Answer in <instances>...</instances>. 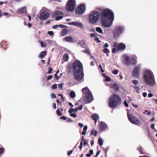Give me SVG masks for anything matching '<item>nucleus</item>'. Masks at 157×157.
Listing matches in <instances>:
<instances>
[{"label": "nucleus", "instance_id": "nucleus-12", "mask_svg": "<svg viewBox=\"0 0 157 157\" xmlns=\"http://www.w3.org/2000/svg\"><path fill=\"white\" fill-rule=\"evenodd\" d=\"M85 10V6L83 5H80L76 10V13L77 14H80L83 13Z\"/></svg>", "mask_w": 157, "mask_h": 157}, {"label": "nucleus", "instance_id": "nucleus-40", "mask_svg": "<svg viewBox=\"0 0 157 157\" xmlns=\"http://www.w3.org/2000/svg\"><path fill=\"white\" fill-rule=\"evenodd\" d=\"M151 114V112L148 111L147 110H145L143 112L144 114H146L148 115H150Z\"/></svg>", "mask_w": 157, "mask_h": 157}, {"label": "nucleus", "instance_id": "nucleus-25", "mask_svg": "<svg viewBox=\"0 0 157 157\" xmlns=\"http://www.w3.org/2000/svg\"><path fill=\"white\" fill-rule=\"evenodd\" d=\"M46 54V51L42 52L40 55V57L41 58H43L44 57Z\"/></svg>", "mask_w": 157, "mask_h": 157}, {"label": "nucleus", "instance_id": "nucleus-23", "mask_svg": "<svg viewBox=\"0 0 157 157\" xmlns=\"http://www.w3.org/2000/svg\"><path fill=\"white\" fill-rule=\"evenodd\" d=\"M63 14V13L60 11H56L53 13V16L55 17L62 15Z\"/></svg>", "mask_w": 157, "mask_h": 157}, {"label": "nucleus", "instance_id": "nucleus-63", "mask_svg": "<svg viewBox=\"0 0 157 157\" xmlns=\"http://www.w3.org/2000/svg\"><path fill=\"white\" fill-rule=\"evenodd\" d=\"M142 95L144 97H145L147 96V94L146 92H144L142 94Z\"/></svg>", "mask_w": 157, "mask_h": 157}, {"label": "nucleus", "instance_id": "nucleus-59", "mask_svg": "<svg viewBox=\"0 0 157 157\" xmlns=\"http://www.w3.org/2000/svg\"><path fill=\"white\" fill-rule=\"evenodd\" d=\"M90 36L92 37H94L95 36V34L91 33L90 34Z\"/></svg>", "mask_w": 157, "mask_h": 157}, {"label": "nucleus", "instance_id": "nucleus-6", "mask_svg": "<svg viewBox=\"0 0 157 157\" xmlns=\"http://www.w3.org/2000/svg\"><path fill=\"white\" fill-rule=\"evenodd\" d=\"M83 94H85L84 101L87 103L91 102L93 100L92 94L87 87H85L82 90Z\"/></svg>", "mask_w": 157, "mask_h": 157}, {"label": "nucleus", "instance_id": "nucleus-31", "mask_svg": "<svg viewBox=\"0 0 157 157\" xmlns=\"http://www.w3.org/2000/svg\"><path fill=\"white\" fill-rule=\"evenodd\" d=\"M79 44L82 47H85L86 46L84 40L80 41L79 43Z\"/></svg>", "mask_w": 157, "mask_h": 157}, {"label": "nucleus", "instance_id": "nucleus-47", "mask_svg": "<svg viewBox=\"0 0 157 157\" xmlns=\"http://www.w3.org/2000/svg\"><path fill=\"white\" fill-rule=\"evenodd\" d=\"M52 70H53V69L51 67H49L48 68V72L47 73L48 74L52 73Z\"/></svg>", "mask_w": 157, "mask_h": 157}, {"label": "nucleus", "instance_id": "nucleus-39", "mask_svg": "<svg viewBox=\"0 0 157 157\" xmlns=\"http://www.w3.org/2000/svg\"><path fill=\"white\" fill-rule=\"evenodd\" d=\"M119 72V71L118 70H113L112 72L114 75H117L118 74Z\"/></svg>", "mask_w": 157, "mask_h": 157}, {"label": "nucleus", "instance_id": "nucleus-27", "mask_svg": "<svg viewBox=\"0 0 157 157\" xmlns=\"http://www.w3.org/2000/svg\"><path fill=\"white\" fill-rule=\"evenodd\" d=\"M78 110V108H75V109L70 108L69 109V113H76Z\"/></svg>", "mask_w": 157, "mask_h": 157}, {"label": "nucleus", "instance_id": "nucleus-28", "mask_svg": "<svg viewBox=\"0 0 157 157\" xmlns=\"http://www.w3.org/2000/svg\"><path fill=\"white\" fill-rule=\"evenodd\" d=\"M97 131H95L94 130H93L91 131L90 135H94V136H96L97 134Z\"/></svg>", "mask_w": 157, "mask_h": 157}, {"label": "nucleus", "instance_id": "nucleus-9", "mask_svg": "<svg viewBox=\"0 0 157 157\" xmlns=\"http://www.w3.org/2000/svg\"><path fill=\"white\" fill-rule=\"evenodd\" d=\"M124 30L123 26H117L115 28L113 32L114 37L117 38L119 37L121 34L122 33Z\"/></svg>", "mask_w": 157, "mask_h": 157}, {"label": "nucleus", "instance_id": "nucleus-5", "mask_svg": "<svg viewBox=\"0 0 157 157\" xmlns=\"http://www.w3.org/2000/svg\"><path fill=\"white\" fill-rule=\"evenodd\" d=\"M100 15V13L98 11H94L91 12L89 14V22L93 24H96L98 21Z\"/></svg>", "mask_w": 157, "mask_h": 157}, {"label": "nucleus", "instance_id": "nucleus-62", "mask_svg": "<svg viewBox=\"0 0 157 157\" xmlns=\"http://www.w3.org/2000/svg\"><path fill=\"white\" fill-rule=\"evenodd\" d=\"M94 40L96 41H97L98 42H100V41L99 40V39H98V38L97 37H95V38H94Z\"/></svg>", "mask_w": 157, "mask_h": 157}, {"label": "nucleus", "instance_id": "nucleus-37", "mask_svg": "<svg viewBox=\"0 0 157 157\" xmlns=\"http://www.w3.org/2000/svg\"><path fill=\"white\" fill-rule=\"evenodd\" d=\"M83 52L88 55H90V52L89 49L88 48H86L84 51Z\"/></svg>", "mask_w": 157, "mask_h": 157}, {"label": "nucleus", "instance_id": "nucleus-64", "mask_svg": "<svg viewBox=\"0 0 157 157\" xmlns=\"http://www.w3.org/2000/svg\"><path fill=\"white\" fill-rule=\"evenodd\" d=\"M87 126L86 125H85L83 128V130L84 131H85L87 130Z\"/></svg>", "mask_w": 157, "mask_h": 157}, {"label": "nucleus", "instance_id": "nucleus-42", "mask_svg": "<svg viewBox=\"0 0 157 157\" xmlns=\"http://www.w3.org/2000/svg\"><path fill=\"white\" fill-rule=\"evenodd\" d=\"M133 83L135 85H137L139 84V82L138 80H134L132 81Z\"/></svg>", "mask_w": 157, "mask_h": 157}, {"label": "nucleus", "instance_id": "nucleus-1", "mask_svg": "<svg viewBox=\"0 0 157 157\" xmlns=\"http://www.w3.org/2000/svg\"><path fill=\"white\" fill-rule=\"evenodd\" d=\"M113 12L107 9L103 10L101 12V21L102 25L105 27H109L114 20Z\"/></svg>", "mask_w": 157, "mask_h": 157}, {"label": "nucleus", "instance_id": "nucleus-45", "mask_svg": "<svg viewBox=\"0 0 157 157\" xmlns=\"http://www.w3.org/2000/svg\"><path fill=\"white\" fill-rule=\"evenodd\" d=\"M75 113H70V115L72 117H77V115Z\"/></svg>", "mask_w": 157, "mask_h": 157}, {"label": "nucleus", "instance_id": "nucleus-32", "mask_svg": "<svg viewBox=\"0 0 157 157\" xmlns=\"http://www.w3.org/2000/svg\"><path fill=\"white\" fill-rule=\"evenodd\" d=\"M9 15V13L7 12H5L3 13H2L1 11L0 10V17L2 16V15L5 16H6Z\"/></svg>", "mask_w": 157, "mask_h": 157}, {"label": "nucleus", "instance_id": "nucleus-61", "mask_svg": "<svg viewBox=\"0 0 157 157\" xmlns=\"http://www.w3.org/2000/svg\"><path fill=\"white\" fill-rule=\"evenodd\" d=\"M83 107V106L82 105H80L78 108V109L79 110H81L82 109Z\"/></svg>", "mask_w": 157, "mask_h": 157}, {"label": "nucleus", "instance_id": "nucleus-41", "mask_svg": "<svg viewBox=\"0 0 157 157\" xmlns=\"http://www.w3.org/2000/svg\"><path fill=\"white\" fill-rule=\"evenodd\" d=\"M56 17V21L59 20L60 19H62L63 17V16L62 15L57 16V17Z\"/></svg>", "mask_w": 157, "mask_h": 157}, {"label": "nucleus", "instance_id": "nucleus-19", "mask_svg": "<svg viewBox=\"0 0 157 157\" xmlns=\"http://www.w3.org/2000/svg\"><path fill=\"white\" fill-rule=\"evenodd\" d=\"M7 43L6 41H2L1 43V47L4 49H7Z\"/></svg>", "mask_w": 157, "mask_h": 157}, {"label": "nucleus", "instance_id": "nucleus-55", "mask_svg": "<svg viewBox=\"0 0 157 157\" xmlns=\"http://www.w3.org/2000/svg\"><path fill=\"white\" fill-rule=\"evenodd\" d=\"M4 151V148H0V154L3 153Z\"/></svg>", "mask_w": 157, "mask_h": 157}, {"label": "nucleus", "instance_id": "nucleus-57", "mask_svg": "<svg viewBox=\"0 0 157 157\" xmlns=\"http://www.w3.org/2000/svg\"><path fill=\"white\" fill-rule=\"evenodd\" d=\"M55 78L56 80H58L59 77L57 75V74H55Z\"/></svg>", "mask_w": 157, "mask_h": 157}, {"label": "nucleus", "instance_id": "nucleus-33", "mask_svg": "<svg viewBox=\"0 0 157 157\" xmlns=\"http://www.w3.org/2000/svg\"><path fill=\"white\" fill-rule=\"evenodd\" d=\"M103 52L107 54V56H108V53L109 52V50L107 48H104V49L103 50Z\"/></svg>", "mask_w": 157, "mask_h": 157}, {"label": "nucleus", "instance_id": "nucleus-11", "mask_svg": "<svg viewBox=\"0 0 157 157\" xmlns=\"http://www.w3.org/2000/svg\"><path fill=\"white\" fill-rule=\"evenodd\" d=\"M113 46L115 47H117V49L118 51H123L126 47L125 44L122 43L118 44V43L115 42L114 43Z\"/></svg>", "mask_w": 157, "mask_h": 157}, {"label": "nucleus", "instance_id": "nucleus-50", "mask_svg": "<svg viewBox=\"0 0 157 157\" xmlns=\"http://www.w3.org/2000/svg\"><path fill=\"white\" fill-rule=\"evenodd\" d=\"M63 40L67 42H69V36H66L65 37L63 38Z\"/></svg>", "mask_w": 157, "mask_h": 157}, {"label": "nucleus", "instance_id": "nucleus-58", "mask_svg": "<svg viewBox=\"0 0 157 157\" xmlns=\"http://www.w3.org/2000/svg\"><path fill=\"white\" fill-rule=\"evenodd\" d=\"M60 118L61 119L63 120H66L67 119V117L65 116H62L60 117Z\"/></svg>", "mask_w": 157, "mask_h": 157}, {"label": "nucleus", "instance_id": "nucleus-48", "mask_svg": "<svg viewBox=\"0 0 157 157\" xmlns=\"http://www.w3.org/2000/svg\"><path fill=\"white\" fill-rule=\"evenodd\" d=\"M57 88V85L56 84H53L52 86V88L53 89H55Z\"/></svg>", "mask_w": 157, "mask_h": 157}, {"label": "nucleus", "instance_id": "nucleus-49", "mask_svg": "<svg viewBox=\"0 0 157 157\" xmlns=\"http://www.w3.org/2000/svg\"><path fill=\"white\" fill-rule=\"evenodd\" d=\"M124 104L125 106L126 107H128V105L127 102L125 101L124 100Z\"/></svg>", "mask_w": 157, "mask_h": 157}, {"label": "nucleus", "instance_id": "nucleus-38", "mask_svg": "<svg viewBox=\"0 0 157 157\" xmlns=\"http://www.w3.org/2000/svg\"><path fill=\"white\" fill-rule=\"evenodd\" d=\"M98 143L100 146H102L103 145V141L102 140L101 138H99L98 140Z\"/></svg>", "mask_w": 157, "mask_h": 157}, {"label": "nucleus", "instance_id": "nucleus-22", "mask_svg": "<svg viewBox=\"0 0 157 157\" xmlns=\"http://www.w3.org/2000/svg\"><path fill=\"white\" fill-rule=\"evenodd\" d=\"M68 33V30L67 29H63L62 30L60 35L62 36H64L66 35Z\"/></svg>", "mask_w": 157, "mask_h": 157}, {"label": "nucleus", "instance_id": "nucleus-10", "mask_svg": "<svg viewBox=\"0 0 157 157\" xmlns=\"http://www.w3.org/2000/svg\"><path fill=\"white\" fill-rule=\"evenodd\" d=\"M49 15L50 14L46 10H43L41 12L39 17L40 20H45L48 18Z\"/></svg>", "mask_w": 157, "mask_h": 157}, {"label": "nucleus", "instance_id": "nucleus-56", "mask_svg": "<svg viewBox=\"0 0 157 157\" xmlns=\"http://www.w3.org/2000/svg\"><path fill=\"white\" fill-rule=\"evenodd\" d=\"M51 96L52 98H56V94L53 93H52L51 94Z\"/></svg>", "mask_w": 157, "mask_h": 157}, {"label": "nucleus", "instance_id": "nucleus-17", "mask_svg": "<svg viewBox=\"0 0 157 157\" xmlns=\"http://www.w3.org/2000/svg\"><path fill=\"white\" fill-rule=\"evenodd\" d=\"M107 126L105 123L104 122L101 123L100 126V129L101 131H102L104 129L107 128Z\"/></svg>", "mask_w": 157, "mask_h": 157}, {"label": "nucleus", "instance_id": "nucleus-35", "mask_svg": "<svg viewBox=\"0 0 157 157\" xmlns=\"http://www.w3.org/2000/svg\"><path fill=\"white\" fill-rule=\"evenodd\" d=\"M77 40L76 39H74L71 37L69 36V42H77Z\"/></svg>", "mask_w": 157, "mask_h": 157}, {"label": "nucleus", "instance_id": "nucleus-34", "mask_svg": "<svg viewBox=\"0 0 157 157\" xmlns=\"http://www.w3.org/2000/svg\"><path fill=\"white\" fill-rule=\"evenodd\" d=\"M63 58L65 61H67L68 60V57L67 54H64L63 56Z\"/></svg>", "mask_w": 157, "mask_h": 157}, {"label": "nucleus", "instance_id": "nucleus-60", "mask_svg": "<svg viewBox=\"0 0 157 157\" xmlns=\"http://www.w3.org/2000/svg\"><path fill=\"white\" fill-rule=\"evenodd\" d=\"M88 144L86 142V140H84V146H85L86 145H87Z\"/></svg>", "mask_w": 157, "mask_h": 157}, {"label": "nucleus", "instance_id": "nucleus-29", "mask_svg": "<svg viewBox=\"0 0 157 157\" xmlns=\"http://www.w3.org/2000/svg\"><path fill=\"white\" fill-rule=\"evenodd\" d=\"M96 30L97 32L100 33H102L103 32L102 29L99 27H98L96 28Z\"/></svg>", "mask_w": 157, "mask_h": 157}, {"label": "nucleus", "instance_id": "nucleus-3", "mask_svg": "<svg viewBox=\"0 0 157 157\" xmlns=\"http://www.w3.org/2000/svg\"><path fill=\"white\" fill-rule=\"evenodd\" d=\"M144 82L147 85L151 86L155 85L154 75L151 71L146 70L144 71Z\"/></svg>", "mask_w": 157, "mask_h": 157}, {"label": "nucleus", "instance_id": "nucleus-2", "mask_svg": "<svg viewBox=\"0 0 157 157\" xmlns=\"http://www.w3.org/2000/svg\"><path fill=\"white\" fill-rule=\"evenodd\" d=\"M72 70L75 79L78 81H82L83 79L84 74L82 65L79 61L76 60L74 62Z\"/></svg>", "mask_w": 157, "mask_h": 157}, {"label": "nucleus", "instance_id": "nucleus-44", "mask_svg": "<svg viewBox=\"0 0 157 157\" xmlns=\"http://www.w3.org/2000/svg\"><path fill=\"white\" fill-rule=\"evenodd\" d=\"M138 150L141 152V153H143V148L141 147H138L137 148Z\"/></svg>", "mask_w": 157, "mask_h": 157}, {"label": "nucleus", "instance_id": "nucleus-43", "mask_svg": "<svg viewBox=\"0 0 157 157\" xmlns=\"http://www.w3.org/2000/svg\"><path fill=\"white\" fill-rule=\"evenodd\" d=\"M40 45L41 46L43 47H44L47 45V44L45 43H44L43 41H41Z\"/></svg>", "mask_w": 157, "mask_h": 157}, {"label": "nucleus", "instance_id": "nucleus-14", "mask_svg": "<svg viewBox=\"0 0 157 157\" xmlns=\"http://www.w3.org/2000/svg\"><path fill=\"white\" fill-rule=\"evenodd\" d=\"M140 69V65L136 67L134 69L132 74L133 76L137 77L138 76L139 73V71Z\"/></svg>", "mask_w": 157, "mask_h": 157}, {"label": "nucleus", "instance_id": "nucleus-26", "mask_svg": "<svg viewBox=\"0 0 157 157\" xmlns=\"http://www.w3.org/2000/svg\"><path fill=\"white\" fill-rule=\"evenodd\" d=\"M60 110L61 111H62L63 110L62 109L58 108V109L56 111L57 114L59 116L62 115V113Z\"/></svg>", "mask_w": 157, "mask_h": 157}, {"label": "nucleus", "instance_id": "nucleus-13", "mask_svg": "<svg viewBox=\"0 0 157 157\" xmlns=\"http://www.w3.org/2000/svg\"><path fill=\"white\" fill-rule=\"evenodd\" d=\"M75 0H69V12L73 11L75 7Z\"/></svg>", "mask_w": 157, "mask_h": 157}, {"label": "nucleus", "instance_id": "nucleus-51", "mask_svg": "<svg viewBox=\"0 0 157 157\" xmlns=\"http://www.w3.org/2000/svg\"><path fill=\"white\" fill-rule=\"evenodd\" d=\"M52 75H50L47 77L46 80L48 81L50 80L52 78Z\"/></svg>", "mask_w": 157, "mask_h": 157}, {"label": "nucleus", "instance_id": "nucleus-46", "mask_svg": "<svg viewBox=\"0 0 157 157\" xmlns=\"http://www.w3.org/2000/svg\"><path fill=\"white\" fill-rule=\"evenodd\" d=\"M66 9L67 11H69V0L67 2L65 6Z\"/></svg>", "mask_w": 157, "mask_h": 157}, {"label": "nucleus", "instance_id": "nucleus-30", "mask_svg": "<svg viewBox=\"0 0 157 157\" xmlns=\"http://www.w3.org/2000/svg\"><path fill=\"white\" fill-rule=\"evenodd\" d=\"M93 154V150H90L89 151V153H87V154H86V156L87 157H90L91 156V155Z\"/></svg>", "mask_w": 157, "mask_h": 157}, {"label": "nucleus", "instance_id": "nucleus-36", "mask_svg": "<svg viewBox=\"0 0 157 157\" xmlns=\"http://www.w3.org/2000/svg\"><path fill=\"white\" fill-rule=\"evenodd\" d=\"M133 88L137 93H139V92L140 88L139 87L137 86H133Z\"/></svg>", "mask_w": 157, "mask_h": 157}, {"label": "nucleus", "instance_id": "nucleus-24", "mask_svg": "<svg viewBox=\"0 0 157 157\" xmlns=\"http://www.w3.org/2000/svg\"><path fill=\"white\" fill-rule=\"evenodd\" d=\"M69 95L70 97L72 98H74L76 97V94L75 92L73 91L70 92L69 93Z\"/></svg>", "mask_w": 157, "mask_h": 157}, {"label": "nucleus", "instance_id": "nucleus-54", "mask_svg": "<svg viewBox=\"0 0 157 157\" xmlns=\"http://www.w3.org/2000/svg\"><path fill=\"white\" fill-rule=\"evenodd\" d=\"M47 33L48 34L51 36H53L54 34L53 32L51 31H48Z\"/></svg>", "mask_w": 157, "mask_h": 157}, {"label": "nucleus", "instance_id": "nucleus-7", "mask_svg": "<svg viewBox=\"0 0 157 157\" xmlns=\"http://www.w3.org/2000/svg\"><path fill=\"white\" fill-rule=\"evenodd\" d=\"M124 63L127 65H128L131 64H136V60L137 58L135 55L133 56L130 59L128 56L125 55L124 56Z\"/></svg>", "mask_w": 157, "mask_h": 157}, {"label": "nucleus", "instance_id": "nucleus-52", "mask_svg": "<svg viewBox=\"0 0 157 157\" xmlns=\"http://www.w3.org/2000/svg\"><path fill=\"white\" fill-rule=\"evenodd\" d=\"M105 81H107V82H109V81H111V78L109 77H108V76H106V78H105Z\"/></svg>", "mask_w": 157, "mask_h": 157}, {"label": "nucleus", "instance_id": "nucleus-20", "mask_svg": "<svg viewBox=\"0 0 157 157\" xmlns=\"http://www.w3.org/2000/svg\"><path fill=\"white\" fill-rule=\"evenodd\" d=\"M92 118L94 120L96 123L97 121V120L99 118V115L95 113L93 114L91 116Z\"/></svg>", "mask_w": 157, "mask_h": 157}, {"label": "nucleus", "instance_id": "nucleus-15", "mask_svg": "<svg viewBox=\"0 0 157 157\" xmlns=\"http://www.w3.org/2000/svg\"><path fill=\"white\" fill-rule=\"evenodd\" d=\"M69 25H74L77 27L80 28L81 29H83L84 28L81 22L77 21L69 23Z\"/></svg>", "mask_w": 157, "mask_h": 157}, {"label": "nucleus", "instance_id": "nucleus-16", "mask_svg": "<svg viewBox=\"0 0 157 157\" xmlns=\"http://www.w3.org/2000/svg\"><path fill=\"white\" fill-rule=\"evenodd\" d=\"M107 85L109 86L111 88H113L116 91H117L119 89V86L115 82L112 84H107Z\"/></svg>", "mask_w": 157, "mask_h": 157}, {"label": "nucleus", "instance_id": "nucleus-53", "mask_svg": "<svg viewBox=\"0 0 157 157\" xmlns=\"http://www.w3.org/2000/svg\"><path fill=\"white\" fill-rule=\"evenodd\" d=\"M63 85V83L60 84L58 86L60 90H62V86Z\"/></svg>", "mask_w": 157, "mask_h": 157}, {"label": "nucleus", "instance_id": "nucleus-21", "mask_svg": "<svg viewBox=\"0 0 157 157\" xmlns=\"http://www.w3.org/2000/svg\"><path fill=\"white\" fill-rule=\"evenodd\" d=\"M59 27L67 28L68 27L67 26L65 25H56L55 26H53L52 28L54 29H56Z\"/></svg>", "mask_w": 157, "mask_h": 157}, {"label": "nucleus", "instance_id": "nucleus-8", "mask_svg": "<svg viewBox=\"0 0 157 157\" xmlns=\"http://www.w3.org/2000/svg\"><path fill=\"white\" fill-rule=\"evenodd\" d=\"M127 116L129 120L132 123L136 125L142 124V122L137 117L131 115L128 113Z\"/></svg>", "mask_w": 157, "mask_h": 157}, {"label": "nucleus", "instance_id": "nucleus-4", "mask_svg": "<svg viewBox=\"0 0 157 157\" xmlns=\"http://www.w3.org/2000/svg\"><path fill=\"white\" fill-rule=\"evenodd\" d=\"M122 100L119 95L114 94L110 97L108 101L109 106L113 109L120 105L121 103Z\"/></svg>", "mask_w": 157, "mask_h": 157}, {"label": "nucleus", "instance_id": "nucleus-18", "mask_svg": "<svg viewBox=\"0 0 157 157\" xmlns=\"http://www.w3.org/2000/svg\"><path fill=\"white\" fill-rule=\"evenodd\" d=\"M27 11L26 8L23 7L18 10L17 11V12L18 13H26Z\"/></svg>", "mask_w": 157, "mask_h": 157}]
</instances>
